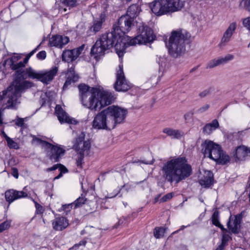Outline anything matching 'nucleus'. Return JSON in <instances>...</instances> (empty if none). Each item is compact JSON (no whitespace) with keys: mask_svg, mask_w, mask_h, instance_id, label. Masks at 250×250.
<instances>
[{"mask_svg":"<svg viewBox=\"0 0 250 250\" xmlns=\"http://www.w3.org/2000/svg\"><path fill=\"white\" fill-rule=\"evenodd\" d=\"M73 205V203L63 205L62 206L61 208H60L58 210L59 212L63 211L66 214H67V213L69 212L71 210Z\"/></svg>","mask_w":250,"mask_h":250,"instance_id":"nucleus-33","label":"nucleus"},{"mask_svg":"<svg viewBox=\"0 0 250 250\" xmlns=\"http://www.w3.org/2000/svg\"><path fill=\"white\" fill-rule=\"evenodd\" d=\"M165 229L164 228H156L154 230V236L156 238H160L164 236Z\"/></svg>","mask_w":250,"mask_h":250,"instance_id":"nucleus-30","label":"nucleus"},{"mask_svg":"<svg viewBox=\"0 0 250 250\" xmlns=\"http://www.w3.org/2000/svg\"><path fill=\"white\" fill-rule=\"evenodd\" d=\"M67 75L68 76V77L65 81V83L64 84L63 87V88H66L68 85L70 84L71 83H75V82L77 81L79 78L78 76L77 75H73L72 76V77H70L69 73H67Z\"/></svg>","mask_w":250,"mask_h":250,"instance_id":"nucleus-29","label":"nucleus"},{"mask_svg":"<svg viewBox=\"0 0 250 250\" xmlns=\"http://www.w3.org/2000/svg\"><path fill=\"white\" fill-rule=\"evenodd\" d=\"M225 231L227 232L226 231ZM230 239V235L228 233H227L226 232H224L222 236V243L225 245H227L228 242L229 241Z\"/></svg>","mask_w":250,"mask_h":250,"instance_id":"nucleus-39","label":"nucleus"},{"mask_svg":"<svg viewBox=\"0 0 250 250\" xmlns=\"http://www.w3.org/2000/svg\"><path fill=\"white\" fill-rule=\"evenodd\" d=\"M61 1L64 6L68 7L69 10L77 5V0H61Z\"/></svg>","mask_w":250,"mask_h":250,"instance_id":"nucleus-28","label":"nucleus"},{"mask_svg":"<svg viewBox=\"0 0 250 250\" xmlns=\"http://www.w3.org/2000/svg\"><path fill=\"white\" fill-rule=\"evenodd\" d=\"M127 1H130L131 0H126Z\"/></svg>","mask_w":250,"mask_h":250,"instance_id":"nucleus-59","label":"nucleus"},{"mask_svg":"<svg viewBox=\"0 0 250 250\" xmlns=\"http://www.w3.org/2000/svg\"><path fill=\"white\" fill-rule=\"evenodd\" d=\"M226 245L221 243V244L218 246L215 250H223Z\"/></svg>","mask_w":250,"mask_h":250,"instance_id":"nucleus-51","label":"nucleus"},{"mask_svg":"<svg viewBox=\"0 0 250 250\" xmlns=\"http://www.w3.org/2000/svg\"><path fill=\"white\" fill-rule=\"evenodd\" d=\"M37 50V48H36V49H34L33 50H32L31 52H30L28 55L27 56H28V57H31L36 51V50Z\"/></svg>","mask_w":250,"mask_h":250,"instance_id":"nucleus-53","label":"nucleus"},{"mask_svg":"<svg viewBox=\"0 0 250 250\" xmlns=\"http://www.w3.org/2000/svg\"><path fill=\"white\" fill-rule=\"evenodd\" d=\"M6 141L8 146L10 148L18 149L19 148L18 144L10 138H8Z\"/></svg>","mask_w":250,"mask_h":250,"instance_id":"nucleus-36","label":"nucleus"},{"mask_svg":"<svg viewBox=\"0 0 250 250\" xmlns=\"http://www.w3.org/2000/svg\"><path fill=\"white\" fill-rule=\"evenodd\" d=\"M188 37V34L182 29H178L171 32L167 46L169 54L172 57L177 58L184 52L185 41Z\"/></svg>","mask_w":250,"mask_h":250,"instance_id":"nucleus-7","label":"nucleus"},{"mask_svg":"<svg viewBox=\"0 0 250 250\" xmlns=\"http://www.w3.org/2000/svg\"><path fill=\"white\" fill-rule=\"evenodd\" d=\"M37 58L40 60H43L46 57V52L44 51H42L39 52L37 55Z\"/></svg>","mask_w":250,"mask_h":250,"instance_id":"nucleus-44","label":"nucleus"},{"mask_svg":"<svg viewBox=\"0 0 250 250\" xmlns=\"http://www.w3.org/2000/svg\"><path fill=\"white\" fill-rule=\"evenodd\" d=\"M243 24L250 32V17L243 20Z\"/></svg>","mask_w":250,"mask_h":250,"instance_id":"nucleus-40","label":"nucleus"},{"mask_svg":"<svg viewBox=\"0 0 250 250\" xmlns=\"http://www.w3.org/2000/svg\"><path fill=\"white\" fill-rule=\"evenodd\" d=\"M62 176V174L60 172V173L58 176H57L56 177H55L54 178V180L58 179L60 178Z\"/></svg>","mask_w":250,"mask_h":250,"instance_id":"nucleus-56","label":"nucleus"},{"mask_svg":"<svg viewBox=\"0 0 250 250\" xmlns=\"http://www.w3.org/2000/svg\"><path fill=\"white\" fill-rule=\"evenodd\" d=\"M58 68L55 67L49 70L36 71L31 68H26V74L32 79H36L44 83L47 84L51 82L57 74Z\"/></svg>","mask_w":250,"mask_h":250,"instance_id":"nucleus-11","label":"nucleus"},{"mask_svg":"<svg viewBox=\"0 0 250 250\" xmlns=\"http://www.w3.org/2000/svg\"><path fill=\"white\" fill-rule=\"evenodd\" d=\"M30 58V57H28V56H27L24 59V61L22 62L24 63V65L28 61V59Z\"/></svg>","mask_w":250,"mask_h":250,"instance_id":"nucleus-54","label":"nucleus"},{"mask_svg":"<svg viewBox=\"0 0 250 250\" xmlns=\"http://www.w3.org/2000/svg\"><path fill=\"white\" fill-rule=\"evenodd\" d=\"M158 198L159 197L155 198V202H157L158 201Z\"/></svg>","mask_w":250,"mask_h":250,"instance_id":"nucleus-57","label":"nucleus"},{"mask_svg":"<svg viewBox=\"0 0 250 250\" xmlns=\"http://www.w3.org/2000/svg\"><path fill=\"white\" fill-rule=\"evenodd\" d=\"M173 197L172 193H168L167 194L164 196L161 199L160 201L161 202H166L170 199H171Z\"/></svg>","mask_w":250,"mask_h":250,"instance_id":"nucleus-42","label":"nucleus"},{"mask_svg":"<svg viewBox=\"0 0 250 250\" xmlns=\"http://www.w3.org/2000/svg\"><path fill=\"white\" fill-rule=\"evenodd\" d=\"M140 34L136 37L130 39L127 36L128 39H127L125 42V48L129 45H135L137 44H146L148 42H151L154 40V36L153 31L149 27L144 25L139 28ZM127 37V36H126Z\"/></svg>","mask_w":250,"mask_h":250,"instance_id":"nucleus-9","label":"nucleus"},{"mask_svg":"<svg viewBox=\"0 0 250 250\" xmlns=\"http://www.w3.org/2000/svg\"><path fill=\"white\" fill-rule=\"evenodd\" d=\"M235 162L244 161L250 158V149L244 146H237L232 153Z\"/></svg>","mask_w":250,"mask_h":250,"instance_id":"nucleus-16","label":"nucleus"},{"mask_svg":"<svg viewBox=\"0 0 250 250\" xmlns=\"http://www.w3.org/2000/svg\"><path fill=\"white\" fill-rule=\"evenodd\" d=\"M10 226V222L6 221L0 224V232L8 229Z\"/></svg>","mask_w":250,"mask_h":250,"instance_id":"nucleus-38","label":"nucleus"},{"mask_svg":"<svg viewBox=\"0 0 250 250\" xmlns=\"http://www.w3.org/2000/svg\"><path fill=\"white\" fill-rule=\"evenodd\" d=\"M202 152L219 164H226L230 160L229 156L224 152L220 146L212 141L206 140L201 144Z\"/></svg>","mask_w":250,"mask_h":250,"instance_id":"nucleus-8","label":"nucleus"},{"mask_svg":"<svg viewBox=\"0 0 250 250\" xmlns=\"http://www.w3.org/2000/svg\"><path fill=\"white\" fill-rule=\"evenodd\" d=\"M13 170V176L16 178H18V170L15 168H13L12 169Z\"/></svg>","mask_w":250,"mask_h":250,"instance_id":"nucleus-52","label":"nucleus"},{"mask_svg":"<svg viewBox=\"0 0 250 250\" xmlns=\"http://www.w3.org/2000/svg\"><path fill=\"white\" fill-rule=\"evenodd\" d=\"M33 142L44 148L49 149L50 151L48 152L49 158L55 162L59 161L65 151L62 147L58 145H53L37 137L33 138Z\"/></svg>","mask_w":250,"mask_h":250,"instance_id":"nucleus-10","label":"nucleus"},{"mask_svg":"<svg viewBox=\"0 0 250 250\" xmlns=\"http://www.w3.org/2000/svg\"><path fill=\"white\" fill-rule=\"evenodd\" d=\"M140 9L139 6L137 4H133L131 5L127 9L126 15L122 16L119 19V25L125 31H128L132 24L133 19L136 17L139 12Z\"/></svg>","mask_w":250,"mask_h":250,"instance_id":"nucleus-12","label":"nucleus"},{"mask_svg":"<svg viewBox=\"0 0 250 250\" xmlns=\"http://www.w3.org/2000/svg\"><path fill=\"white\" fill-rule=\"evenodd\" d=\"M69 42L68 37L60 35L52 37L49 40V44L51 46L62 47Z\"/></svg>","mask_w":250,"mask_h":250,"instance_id":"nucleus-22","label":"nucleus"},{"mask_svg":"<svg viewBox=\"0 0 250 250\" xmlns=\"http://www.w3.org/2000/svg\"><path fill=\"white\" fill-rule=\"evenodd\" d=\"M219 123L216 119L213 120L211 123L206 124L203 128V132L209 135L219 127Z\"/></svg>","mask_w":250,"mask_h":250,"instance_id":"nucleus-26","label":"nucleus"},{"mask_svg":"<svg viewBox=\"0 0 250 250\" xmlns=\"http://www.w3.org/2000/svg\"><path fill=\"white\" fill-rule=\"evenodd\" d=\"M91 147L90 143L88 140H84V134L81 133L76 138L75 143L73 146L74 149L77 151L80 155H87Z\"/></svg>","mask_w":250,"mask_h":250,"instance_id":"nucleus-14","label":"nucleus"},{"mask_svg":"<svg viewBox=\"0 0 250 250\" xmlns=\"http://www.w3.org/2000/svg\"><path fill=\"white\" fill-rule=\"evenodd\" d=\"M219 58L221 65H223L228 63L229 61L233 60L234 58V57L233 55L229 54L224 57H219Z\"/></svg>","mask_w":250,"mask_h":250,"instance_id":"nucleus-31","label":"nucleus"},{"mask_svg":"<svg viewBox=\"0 0 250 250\" xmlns=\"http://www.w3.org/2000/svg\"><path fill=\"white\" fill-rule=\"evenodd\" d=\"M33 201L35 204V207L36 209V212L37 213L41 214L43 212V209L42 207L39 204L37 203L33 199Z\"/></svg>","mask_w":250,"mask_h":250,"instance_id":"nucleus-41","label":"nucleus"},{"mask_svg":"<svg viewBox=\"0 0 250 250\" xmlns=\"http://www.w3.org/2000/svg\"><path fill=\"white\" fill-rule=\"evenodd\" d=\"M193 113L191 112H189L187 113L184 115V119L185 121L188 122L192 117Z\"/></svg>","mask_w":250,"mask_h":250,"instance_id":"nucleus-45","label":"nucleus"},{"mask_svg":"<svg viewBox=\"0 0 250 250\" xmlns=\"http://www.w3.org/2000/svg\"><path fill=\"white\" fill-rule=\"evenodd\" d=\"M105 16L104 14L100 15V18L94 21L93 24L89 28L90 32L95 34L99 32L102 28V24L104 22Z\"/></svg>","mask_w":250,"mask_h":250,"instance_id":"nucleus-25","label":"nucleus"},{"mask_svg":"<svg viewBox=\"0 0 250 250\" xmlns=\"http://www.w3.org/2000/svg\"><path fill=\"white\" fill-rule=\"evenodd\" d=\"M68 250H70V249Z\"/></svg>","mask_w":250,"mask_h":250,"instance_id":"nucleus-60","label":"nucleus"},{"mask_svg":"<svg viewBox=\"0 0 250 250\" xmlns=\"http://www.w3.org/2000/svg\"><path fill=\"white\" fill-rule=\"evenodd\" d=\"M130 87V84L125 79L123 64H120L116 72V81L114 84V88L118 91H126Z\"/></svg>","mask_w":250,"mask_h":250,"instance_id":"nucleus-13","label":"nucleus"},{"mask_svg":"<svg viewBox=\"0 0 250 250\" xmlns=\"http://www.w3.org/2000/svg\"><path fill=\"white\" fill-rule=\"evenodd\" d=\"M185 4V0H155L150 3L152 12L157 16L181 10Z\"/></svg>","mask_w":250,"mask_h":250,"instance_id":"nucleus-6","label":"nucleus"},{"mask_svg":"<svg viewBox=\"0 0 250 250\" xmlns=\"http://www.w3.org/2000/svg\"><path fill=\"white\" fill-rule=\"evenodd\" d=\"M209 107H210L209 104H206L203 105L200 108H199L198 109L197 111H198V112H199L200 113H203V112H205L206 111L208 110V108H209Z\"/></svg>","mask_w":250,"mask_h":250,"instance_id":"nucleus-43","label":"nucleus"},{"mask_svg":"<svg viewBox=\"0 0 250 250\" xmlns=\"http://www.w3.org/2000/svg\"><path fill=\"white\" fill-rule=\"evenodd\" d=\"M241 217L238 215L230 216L228 223V227L234 233L239 232L240 229Z\"/></svg>","mask_w":250,"mask_h":250,"instance_id":"nucleus-21","label":"nucleus"},{"mask_svg":"<svg viewBox=\"0 0 250 250\" xmlns=\"http://www.w3.org/2000/svg\"><path fill=\"white\" fill-rule=\"evenodd\" d=\"M200 184L205 188L209 187L213 184V174L210 171H204L203 177L200 180Z\"/></svg>","mask_w":250,"mask_h":250,"instance_id":"nucleus-23","label":"nucleus"},{"mask_svg":"<svg viewBox=\"0 0 250 250\" xmlns=\"http://www.w3.org/2000/svg\"><path fill=\"white\" fill-rule=\"evenodd\" d=\"M128 38L126 35L119 36L109 32L102 35L96 41L91 49V55L96 59L103 56L105 52L114 46L116 53L122 58L125 50V42Z\"/></svg>","mask_w":250,"mask_h":250,"instance_id":"nucleus-3","label":"nucleus"},{"mask_svg":"<svg viewBox=\"0 0 250 250\" xmlns=\"http://www.w3.org/2000/svg\"><path fill=\"white\" fill-rule=\"evenodd\" d=\"M2 134L3 135V136L5 138V139L7 141V138H9V137L6 134V133L4 131L2 132Z\"/></svg>","mask_w":250,"mask_h":250,"instance_id":"nucleus-55","label":"nucleus"},{"mask_svg":"<svg viewBox=\"0 0 250 250\" xmlns=\"http://www.w3.org/2000/svg\"><path fill=\"white\" fill-rule=\"evenodd\" d=\"M27 193L23 191H18L13 189L8 190L5 192V198L9 204H11L16 200L27 196Z\"/></svg>","mask_w":250,"mask_h":250,"instance_id":"nucleus-19","label":"nucleus"},{"mask_svg":"<svg viewBox=\"0 0 250 250\" xmlns=\"http://www.w3.org/2000/svg\"><path fill=\"white\" fill-rule=\"evenodd\" d=\"M240 6L250 11V0H242L240 3Z\"/></svg>","mask_w":250,"mask_h":250,"instance_id":"nucleus-37","label":"nucleus"},{"mask_svg":"<svg viewBox=\"0 0 250 250\" xmlns=\"http://www.w3.org/2000/svg\"><path fill=\"white\" fill-rule=\"evenodd\" d=\"M209 93V90H205L204 91L202 92L200 94V96L202 97H204L208 95Z\"/></svg>","mask_w":250,"mask_h":250,"instance_id":"nucleus-50","label":"nucleus"},{"mask_svg":"<svg viewBox=\"0 0 250 250\" xmlns=\"http://www.w3.org/2000/svg\"><path fill=\"white\" fill-rule=\"evenodd\" d=\"M191 167L185 157H177L163 164L160 173L165 182L176 184L189 177Z\"/></svg>","mask_w":250,"mask_h":250,"instance_id":"nucleus-5","label":"nucleus"},{"mask_svg":"<svg viewBox=\"0 0 250 250\" xmlns=\"http://www.w3.org/2000/svg\"><path fill=\"white\" fill-rule=\"evenodd\" d=\"M86 199L84 197H80L73 203L75 207L79 208L84 204L86 201Z\"/></svg>","mask_w":250,"mask_h":250,"instance_id":"nucleus-34","label":"nucleus"},{"mask_svg":"<svg viewBox=\"0 0 250 250\" xmlns=\"http://www.w3.org/2000/svg\"><path fill=\"white\" fill-rule=\"evenodd\" d=\"M221 65L219 58L214 59L210 60L207 64V68H212L217 66Z\"/></svg>","mask_w":250,"mask_h":250,"instance_id":"nucleus-32","label":"nucleus"},{"mask_svg":"<svg viewBox=\"0 0 250 250\" xmlns=\"http://www.w3.org/2000/svg\"><path fill=\"white\" fill-rule=\"evenodd\" d=\"M163 132L172 139H179L184 136V132L183 131L168 127L164 128Z\"/></svg>","mask_w":250,"mask_h":250,"instance_id":"nucleus-24","label":"nucleus"},{"mask_svg":"<svg viewBox=\"0 0 250 250\" xmlns=\"http://www.w3.org/2000/svg\"><path fill=\"white\" fill-rule=\"evenodd\" d=\"M236 28L235 22L231 23L223 34L221 41L218 44L220 48H223L230 41L231 37Z\"/></svg>","mask_w":250,"mask_h":250,"instance_id":"nucleus-18","label":"nucleus"},{"mask_svg":"<svg viewBox=\"0 0 250 250\" xmlns=\"http://www.w3.org/2000/svg\"><path fill=\"white\" fill-rule=\"evenodd\" d=\"M16 124L19 126H22L24 124L23 119L18 118L16 121Z\"/></svg>","mask_w":250,"mask_h":250,"instance_id":"nucleus-46","label":"nucleus"},{"mask_svg":"<svg viewBox=\"0 0 250 250\" xmlns=\"http://www.w3.org/2000/svg\"><path fill=\"white\" fill-rule=\"evenodd\" d=\"M79 88L82 104L90 110H100L114 101L112 93L103 88H91L85 84Z\"/></svg>","mask_w":250,"mask_h":250,"instance_id":"nucleus-2","label":"nucleus"},{"mask_svg":"<svg viewBox=\"0 0 250 250\" xmlns=\"http://www.w3.org/2000/svg\"><path fill=\"white\" fill-rule=\"evenodd\" d=\"M62 10H63V12H66L67 11V8H64Z\"/></svg>","mask_w":250,"mask_h":250,"instance_id":"nucleus-58","label":"nucleus"},{"mask_svg":"<svg viewBox=\"0 0 250 250\" xmlns=\"http://www.w3.org/2000/svg\"><path fill=\"white\" fill-rule=\"evenodd\" d=\"M21 58L20 55L15 54L10 59V67L12 70L16 71V76L12 83L3 92V98L6 102V107L8 108H15L20 103L21 93L33 85L32 82L23 80L26 69L22 71L21 70L24 67V63L20 62L16 63Z\"/></svg>","mask_w":250,"mask_h":250,"instance_id":"nucleus-1","label":"nucleus"},{"mask_svg":"<svg viewBox=\"0 0 250 250\" xmlns=\"http://www.w3.org/2000/svg\"><path fill=\"white\" fill-rule=\"evenodd\" d=\"M87 243V240L86 239H83L78 243L75 244L73 246L70 248V250H77L80 247H84Z\"/></svg>","mask_w":250,"mask_h":250,"instance_id":"nucleus-35","label":"nucleus"},{"mask_svg":"<svg viewBox=\"0 0 250 250\" xmlns=\"http://www.w3.org/2000/svg\"><path fill=\"white\" fill-rule=\"evenodd\" d=\"M59 169L60 171V172L62 173V174L65 173L68 171L67 168L62 164H60Z\"/></svg>","mask_w":250,"mask_h":250,"instance_id":"nucleus-47","label":"nucleus"},{"mask_svg":"<svg viewBox=\"0 0 250 250\" xmlns=\"http://www.w3.org/2000/svg\"><path fill=\"white\" fill-rule=\"evenodd\" d=\"M60 164H58L54 165L53 167L47 169V171L55 170L57 168H59Z\"/></svg>","mask_w":250,"mask_h":250,"instance_id":"nucleus-49","label":"nucleus"},{"mask_svg":"<svg viewBox=\"0 0 250 250\" xmlns=\"http://www.w3.org/2000/svg\"><path fill=\"white\" fill-rule=\"evenodd\" d=\"M219 212L218 211H215L212 216V224L219 228L222 231H227V230L225 229L223 225H222L219 222Z\"/></svg>","mask_w":250,"mask_h":250,"instance_id":"nucleus-27","label":"nucleus"},{"mask_svg":"<svg viewBox=\"0 0 250 250\" xmlns=\"http://www.w3.org/2000/svg\"><path fill=\"white\" fill-rule=\"evenodd\" d=\"M84 155H80V156L79 157L77 160V164L78 166H81L82 164V161L83 157Z\"/></svg>","mask_w":250,"mask_h":250,"instance_id":"nucleus-48","label":"nucleus"},{"mask_svg":"<svg viewBox=\"0 0 250 250\" xmlns=\"http://www.w3.org/2000/svg\"><path fill=\"white\" fill-rule=\"evenodd\" d=\"M84 47L85 45L83 44L77 48L64 51L62 54V61L68 62L75 61L83 52Z\"/></svg>","mask_w":250,"mask_h":250,"instance_id":"nucleus-15","label":"nucleus"},{"mask_svg":"<svg viewBox=\"0 0 250 250\" xmlns=\"http://www.w3.org/2000/svg\"><path fill=\"white\" fill-rule=\"evenodd\" d=\"M51 222L52 228L56 231H62L65 229L69 225L68 219L63 216L55 217Z\"/></svg>","mask_w":250,"mask_h":250,"instance_id":"nucleus-20","label":"nucleus"},{"mask_svg":"<svg viewBox=\"0 0 250 250\" xmlns=\"http://www.w3.org/2000/svg\"><path fill=\"white\" fill-rule=\"evenodd\" d=\"M127 114L125 108L115 105L108 106L95 116L92 127L96 130H111L124 122Z\"/></svg>","mask_w":250,"mask_h":250,"instance_id":"nucleus-4","label":"nucleus"},{"mask_svg":"<svg viewBox=\"0 0 250 250\" xmlns=\"http://www.w3.org/2000/svg\"><path fill=\"white\" fill-rule=\"evenodd\" d=\"M55 115L57 116L59 122L61 123H68L70 124H76L77 122L71 118L59 104L56 105L55 109Z\"/></svg>","mask_w":250,"mask_h":250,"instance_id":"nucleus-17","label":"nucleus"}]
</instances>
